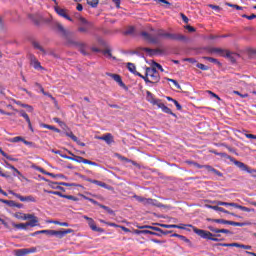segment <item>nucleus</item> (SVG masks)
I'll use <instances>...</instances> for the list:
<instances>
[{"mask_svg": "<svg viewBox=\"0 0 256 256\" xmlns=\"http://www.w3.org/2000/svg\"><path fill=\"white\" fill-rule=\"evenodd\" d=\"M153 34L149 32H141V36L144 41L151 43L152 45H159L161 43V39H170L171 41H182L187 42L189 39L182 34H173L169 33L164 29H151Z\"/></svg>", "mask_w": 256, "mask_h": 256, "instance_id": "f257e3e1", "label": "nucleus"}, {"mask_svg": "<svg viewBox=\"0 0 256 256\" xmlns=\"http://www.w3.org/2000/svg\"><path fill=\"white\" fill-rule=\"evenodd\" d=\"M193 231L194 233H196V235H198L199 237H201L202 239H208L209 241H215L216 243L221 241V239L217 238V237H221V234H213L209 231L206 230H201L199 228L193 227Z\"/></svg>", "mask_w": 256, "mask_h": 256, "instance_id": "f03ea898", "label": "nucleus"}, {"mask_svg": "<svg viewBox=\"0 0 256 256\" xmlns=\"http://www.w3.org/2000/svg\"><path fill=\"white\" fill-rule=\"evenodd\" d=\"M146 76H148V78L150 77L151 80L148 83H151L152 85H155V83H159V81H161V76L155 68H146Z\"/></svg>", "mask_w": 256, "mask_h": 256, "instance_id": "7ed1b4c3", "label": "nucleus"}, {"mask_svg": "<svg viewBox=\"0 0 256 256\" xmlns=\"http://www.w3.org/2000/svg\"><path fill=\"white\" fill-rule=\"evenodd\" d=\"M8 193L10 195H13L14 197H16V199H19L23 203H25V202H27V203H37V199L32 195L21 196V194L15 193L13 190H9Z\"/></svg>", "mask_w": 256, "mask_h": 256, "instance_id": "20e7f679", "label": "nucleus"}, {"mask_svg": "<svg viewBox=\"0 0 256 256\" xmlns=\"http://www.w3.org/2000/svg\"><path fill=\"white\" fill-rule=\"evenodd\" d=\"M93 28V24L85 18H80V24L78 27V31L80 33H89V30Z\"/></svg>", "mask_w": 256, "mask_h": 256, "instance_id": "39448f33", "label": "nucleus"}, {"mask_svg": "<svg viewBox=\"0 0 256 256\" xmlns=\"http://www.w3.org/2000/svg\"><path fill=\"white\" fill-rule=\"evenodd\" d=\"M92 51L94 53H102L103 56L106 57L107 59H112V61H117V58L113 56V54L111 53V48H106L104 50H101L99 48H92Z\"/></svg>", "mask_w": 256, "mask_h": 256, "instance_id": "423d86ee", "label": "nucleus"}, {"mask_svg": "<svg viewBox=\"0 0 256 256\" xmlns=\"http://www.w3.org/2000/svg\"><path fill=\"white\" fill-rule=\"evenodd\" d=\"M31 253H37V248L32 247V248H22V249H17L14 251L15 256H26Z\"/></svg>", "mask_w": 256, "mask_h": 256, "instance_id": "0eeeda50", "label": "nucleus"}, {"mask_svg": "<svg viewBox=\"0 0 256 256\" xmlns=\"http://www.w3.org/2000/svg\"><path fill=\"white\" fill-rule=\"evenodd\" d=\"M227 159H229V161H231V163H234V165H236V167H238V169L240 171H248L249 169V166H247L245 163L239 161V160H236L235 158L231 157V156H227Z\"/></svg>", "mask_w": 256, "mask_h": 256, "instance_id": "6e6552de", "label": "nucleus"}, {"mask_svg": "<svg viewBox=\"0 0 256 256\" xmlns=\"http://www.w3.org/2000/svg\"><path fill=\"white\" fill-rule=\"evenodd\" d=\"M83 219H86V221H88V225L92 231H95L96 233H103L105 231L103 230V228H99L97 227V225H95V220H93V218L83 216Z\"/></svg>", "mask_w": 256, "mask_h": 256, "instance_id": "1a4fd4ad", "label": "nucleus"}, {"mask_svg": "<svg viewBox=\"0 0 256 256\" xmlns=\"http://www.w3.org/2000/svg\"><path fill=\"white\" fill-rule=\"evenodd\" d=\"M55 12L60 17H63V19H67V21H73L72 18H70L69 14L67 13V9L61 8L59 6L54 7Z\"/></svg>", "mask_w": 256, "mask_h": 256, "instance_id": "9d476101", "label": "nucleus"}, {"mask_svg": "<svg viewBox=\"0 0 256 256\" xmlns=\"http://www.w3.org/2000/svg\"><path fill=\"white\" fill-rule=\"evenodd\" d=\"M53 28L60 33L63 37H67V30L59 23V21L52 22Z\"/></svg>", "mask_w": 256, "mask_h": 256, "instance_id": "9b49d317", "label": "nucleus"}, {"mask_svg": "<svg viewBox=\"0 0 256 256\" xmlns=\"http://www.w3.org/2000/svg\"><path fill=\"white\" fill-rule=\"evenodd\" d=\"M96 139H99V141H105L107 145H111V143L115 142L113 134L111 133L104 134L103 136H98L96 137Z\"/></svg>", "mask_w": 256, "mask_h": 256, "instance_id": "f8f14e48", "label": "nucleus"}, {"mask_svg": "<svg viewBox=\"0 0 256 256\" xmlns=\"http://www.w3.org/2000/svg\"><path fill=\"white\" fill-rule=\"evenodd\" d=\"M140 51H145V53H147V55H149V57H153L154 55H161V53H163V51L161 49H151V48H139Z\"/></svg>", "mask_w": 256, "mask_h": 256, "instance_id": "ddd939ff", "label": "nucleus"}, {"mask_svg": "<svg viewBox=\"0 0 256 256\" xmlns=\"http://www.w3.org/2000/svg\"><path fill=\"white\" fill-rule=\"evenodd\" d=\"M29 59H30V65H32L34 69H43V67L41 66V62L37 60V57H35V55L30 54Z\"/></svg>", "mask_w": 256, "mask_h": 256, "instance_id": "4468645a", "label": "nucleus"}, {"mask_svg": "<svg viewBox=\"0 0 256 256\" xmlns=\"http://www.w3.org/2000/svg\"><path fill=\"white\" fill-rule=\"evenodd\" d=\"M146 95H147L146 96L147 101H149V103H151L152 105L158 106L161 103V100L155 99V97L153 96V93H151L150 91H147Z\"/></svg>", "mask_w": 256, "mask_h": 256, "instance_id": "2eb2a0df", "label": "nucleus"}, {"mask_svg": "<svg viewBox=\"0 0 256 256\" xmlns=\"http://www.w3.org/2000/svg\"><path fill=\"white\" fill-rule=\"evenodd\" d=\"M157 107L159 109H162L163 113H167L168 115H172V117H177V115H175V113H173V111H171L170 108L165 106L161 101H160V103H158Z\"/></svg>", "mask_w": 256, "mask_h": 256, "instance_id": "dca6fc26", "label": "nucleus"}, {"mask_svg": "<svg viewBox=\"0 0 256 256\" xmlns=\"http://www.w3.org/2000/svg\"><path fill=\"white\" fill-rule=\"evenodd\" d=\"M144 205H152L153 207H161V203H159L157 200L151 199V198H145Z\"/></svg>", "mask_w": 256, "mask_h": 256, "instance_id": "f3484780", "label": "nucleus"}, {"mask_svg": "<svg viewBox=\"0 0 256 256\" xmlns=\"http://www.w3.org/2000/svg\"><path fill=\"white\" fill-rule=\"evenodd\" d=\"M6 169H11L12 171H14V173H17V175H19L20 177H23V174L17 169L15 168V166L11 165L9 162H7V160H3Z\"/></svg>", "mask_w": 256, "mask_h": 256, "instance_id": "a211bd4d", "label": "nucleus"}, {"mask_svg": "<svg viewBox=\"0 0 256 256\" xmlns=\"http://www.w3.org/2000/svg\"><path fill=\"white\" fill-rule=\"evenodd\" d=\"M159 227H163L164 229H185L183 226H179L177 224H157Z\"/></svg>", "mask_w": 256, "mask_h": 256, "instance_id": "6ab92c4d", "label": "nucleus"}, {"mask_svg": "<svg viewBox=\"0 0 256 256\" xmlns=\"http://www.w3.org/2000/svg\"><path fill=\"white\" fill-rule=\"evenodd\" d=\"M89 183H93L94 185H98V187H103V189H109V185L105 182L99 180L88 179Z\"/></svg>", "mask_w": 256, "mask_h": 256, "instance_id": "aec40b11", "label": "nucleus"}, {"mask_svg": "<svg viewBox=\"0 0 256 256\" xmlns=\"http://www.w3.org/2000/svg\"><path fill=\"white\" fill-rule=\"evenodd\" d=\"M68 154L71 155V161H75L76 163H84L85 162V158L81 157V156H75V154H73L71 151H68Z\"/></svg>", "mask_w": 256, "mask_h": 256, "instance_id": "412c9836", "label": "nucleus"}, {"mask_svg": "<svg viewBox=\"0 0 256 256\" xmlns=\"http://www.w3.org/2000/svg\"><path fill=\"white\" fill-rule=\"evenodd\" d=\"M205 169H207V171L209 173H214V175H217V177H223V173H221L219 170L213 168L212 166H205Z\"/></svg>", "mask_w": 256, "mask_h": 256, "instance_id": "4be33fe9", "label": "nucleus"}, {"mask_svg": "<svg viewBox=\"0 0 256 256\" xmlns=\"http://www.w3.org/2000/svg\"><path fill=\"white\" fill-rule=\"evenodd\" d=\"M26 225L28 227H37V225H39V218L34 216L29 222H26Z\"/></svg>", "mask_w": 256, "mask_h": 256, "instance_id": "5701e85b", "label": "nucleus"}, {"mask_svg": "<svg viewBox=\"0 0 256 256\" xmlns=\"http://www.w3.org/2000/svg\"><path fill=\"white\" fill-rule=\"evenodd\" d=\"M111 77L116 81L117 84L120 85V87H125V83H123L121 76H119L118 74H111Z\"/></svg>", "mask_w": 256, "mask_h": 256, "instance_id": "b1692460", "label": "nucleus"}, {"mask_svg": "<svg viewBox=\"0 0 256 256\" xmlns=\"http://www.w3.org/2000/svg\"><path fill=\"white\" fill-rule=\"evenodd\" d=\"M32 46L34 47V49H38V51H41V53H43L44 55H45V53H47L45 51V48L41 44H39V42H37V41H33Z\"/></svg>", "mask_w": 256, "mask_h": 256, "instance_id": "393cba45", "label": "nucleus"}, {"mask_svg": "<svg viewBox=\"0 0 256 256\" xmlns=\"http://www.w3.org/2000/svg\"><path fill=\"white\" fill-rule=\"evenodd\" d=\"M40 127H42L43 129H50V131H55V133H60L61 130H59V128H55V126H51L49 124H40Z\"/></svg>", "mask_w": 256, "mask_h": 256, "instance_id": "a878e982", "label": "nucleus"}, {"mask_svg": "<svg viewBox=\"0 0 256 256\" xmlns=\"http://www.w3.org/2000/svg\"><path fill=\"white\" fill-rule=\"evenodd\" d=\"M41 233L44 235H50L51 237H58L57 230H41Z\"/></svg>", "mask_w": 256, "mask_h": 256, "instance_id": "bb28decb", "label": "nucleus"}, {"mask_svg": "<svg viewBox=\"0 0 256 256\" xmlns=\"http://www.w3.org/2000/svg\"><path fill=\"white\" fill-rule=\"evenodd\" d=\"M149 229H151V231H157L158 233H162L163 235H169V233H171L170 231H163V229L151 225Z\"/></svg>", "mask_w": 256, "mask_h": 256, "instance_id": "cd10ccee", "label": "nucleus"}, {"mask_svg": "<svg viewBox=\"0 0 256 256\" xmlns=\"http://www.w3.org/2000/svg\"><path fill=\"white\" fill-rule=\"evenodd\" d=\"M68 233H73V229H67L64 231H58V239H63L64 235H68Z\"/></svg>", "mask_w": 256, "mask_h": 256, "instance_id": "c85d7f7f", "label": "nucleus"}, {"mask_svg": "<svg viewBox=\"0 0 256 256\" xmlns=\"http://www.w3.org/2000/svg\"><path fill=\"white\" fill-rule=\"evenodd\" d=\"M20 117H23V119H25L28 125L31 124V119L29 118V115L24 110L20 111Z\"/></svg>", "mask_w": 256, "mask_h": 256, "instance_id": "c756f323", "label": "nucleus"}, {"mask_svg": "<svg viewBox=\"0 0 256 256\" xmlns=\"http://www.w3.org/2000/svg\"><path fill=\"white\" fill-rule=\"evenodd\" d=\"M15 229H23L24 231L27 230V222L26 223H20V224H12Z\"/></svg>", "mask_w": 256, "mask_h": 256, "instance_id": "7c9ffc66", "label": "nucleus"}, {"mask_svg": "<svg viewBox=\"0 0 256 256\" xmlns=\"http://www.w3.org/2000/svg\"><path fill=\"white\" fill-rule=\"evenodd\" d=\"M235 209H240V211H245L246 213H251V209L247 208L245 206L239 205V204H235Z\"/></svg>", "mask_w": 256, "mask_h": 256, "instance_id": "2f4dec72", "label": "nucleus"}, {"mask_svg": "<svg viewBox=\"0 0 256 256\" xmlns=\"http://www.w3.org/2000/svg\"><path fill=\"white\" fill-rule=\"evenodd\" d=\"M213 223H220L221 225H229L230 221L225 219H212Z\"/></svg>", "mask_w": 256, "mask_h": 256, "instance_id": "473e14b6", "label": "nucleus"}, {"mask_svg": "<svg viewBox=\"0 0 256 256\" xmlns=\"http://www.w3.org/2000/svg\"><path fill=\"white\" fill-rule=\"evenodd\" d=\"M100 208L104 209V211H107V213H109V215H115V211H113V209L109 208V206H105V205L101 204Z\"/></svg>", "mask_w": 256, "mask_h": 256, "instance_id": "72a5a7b5", "label": "nucleus"}, {"mask_svg": "<svg viewBox=\"0 0 256 256\" xmlns=\"http://www.w3.org/2000/svg\"><path fill=\"white\" fill-rule=\"evenodd\" d=\"M211 209H214V211H220V213H227L229 214V211L225 210V208L223 207H219V206H210Z\"/></svg>", "mask_w": 256, "mask_h": 256, "instance_id": "f704fd0d", "label": "nucleus"}, {"mask_svg": "<svg viewBox=\"0 0 256 256\" xmlns=\"http://www.w3.org/2000/svg\"><path fill=\"white\" fill-rule=\"evenodd\" d=\"M127 68L128 70L130 71V73H133L135 75V73H137V71H135L136 67H135V64L129 62L127 64Z\"/></svg>", "mask_w": 256, "mask_h": 256, "instance_id": "c9c22d12", "label": "nucleus"}, {"mask_svg": "<svg viewBox=\"0 0 256 256\" xmlns=\"http://www.w3.org/2000/svg\"><path fill=\"white\" fill-rule=\"evenodd\" d=\"M204 59L206 61H209L210 63H215L216 65H221V62H219V60L215 59V58H212V57H204Z\"/></svg>", "mask_w": 256, "mask_h": 256, "instance_id": "e433bc0d", "label": "nucleus"}, {"mask_svg": "<svg viewBox=\"0 0 256 256\" xmlns=\"http://www.w3.org/2000/svg\"><path fill=\"white\" fill-rule=\"evenodd\" d=\"M218 205L222 206V207H235L236 203H229V202H218Z\"/></svg>", "mask_w": 256, "mask_h": 256, "instance_id": "4c0bfd02", "label": "nucleus"}, {"mask_svg": "<svg viewBox=\"0 0 256 256\" xmlns=\"http://www.w3.org/2000/svg\"><path fill=\"white\" fill-rule=\"evenodd\" d=\"M135 75H137L138 77H140L141 79H143L145 81V83H151V80L148 78V76H143V74L136 72Z\"/></svg>", "mask_w": 256, "mask_h": 256, "instance_id": "58836bf2", "label": "nucleus"}, {"mask_svg": "<svg viewBox=\"0 0 256 256\" xmlns=\"http://www.w3.org/2000/svg\"><path fill=\"white\" fill-rule=\"evenodd\" d=\"M167 81H169L170 83H173V85L176 87V89H181V85L179 84V82H177V80L175 79H171V78H166Z\"/></svg>", "mask_w": 256, "mask_h": 256, "instance_id": "ea45409f", "label": "nucleus"}, {"mask_svg": "<svg viewBox=\"0 0 256 256\" xmlns=\"http://www.w3.org/2000/svg\"><path fill=\"white\" fill-rule=\"evenodd\" d=\"M133 33H135V27H128L125 32H124V35H133Z\"/></svg>", "mask_w": 256, "mask_h": 256, "instance_id": "a19ab883", "label": "nucleus"}, {"mask_svg": "<svg viewBox=\"0 0 256 256\" xmlns=\"http://www.w3.org/2000/svg\"><path fill=\"white\" fill-rule=\"evenodd\" d=\"M44 193H49L50 195H57L58 197H63V193H61L59 191L44 190Z\"/></svg>", "mask_w": 256, "mask_h": 256, "instance_id": "79ce46f5", "label": "nucleus"}, {"mask_svg": "<svg viewBox=\"0 0 256 256\" xmlns=\"http://www.w3.org/2000/svg\"><path fill=\"white\" fill-rule=\"evenodd\" d=\"M23 139L24 138L21 136H16L14 138L9 139V141H10V143H19V141H23Z\"/></svg>", "mask_w": 256, "mask_h": 256, "instance_id": "37998d69", "label": "nucleus"}, {"mask_svg": "<svg viewBox=\"0 0 256 256\" xmlns=\"http://www.w3.org/2000/svg\"><path fill=\"white\" fill-rule=\"evenodd\" d=\"M87 3L90 7H97V5H99V0H87Z\"/></svg>", "mask_w": 256, "mask_h": 256, "instance_id": "c03bdc74", "label": "nucleus"}, {"mask_svg": "<svg viewBox=\"0 0 256 256\" xmlns=\"http://www.w3.org/2000/svg\"><path fill=\"white\" fill-rule=\"evenodd\" d=\"M229 225H232L233 227H244L245 223L230 221Z\"/></svg>", "mask_w": 256, "mask_h": 256, "instance_id": "a18cd8bd", "label": "nucleus"}, {"mask_svg": "<svg viewBox=\"0 0 256 256\" xmlns=\"http://www.w3.org/2000/svg\"><path fill=\"white\" fill-rule=\"evenodd\" d=\"M189 164L195 166L197 169H205V167L207 166V165H201L197 162H189Z\"/></svg>", "mask_w": 256, "mask_h": 256, "instance_id": "49530a36", "label": "nucleus"}, {"mask_svg": "<svg viewBox=\"0 0 256 256\" xmlns=\"http://www.w3.org/2000/svg\"><path fill=\"white\" fill-rule=\"evenodd\" d=\"M77 45L79 46V49H80V52L82 53V55H87V52L85 51V44L78 43Z\"/></svg>", "mask_w": 256, "mask_h": 256, "instance_id": "de8ad7c7", "label": "nucleus"}, {"mask_svg": "<svg viewBox=\"0 0 256 256\" xmlns=\"http://www.w3.org/2000/svg\"><path fill=\"white\" fill-rule=\"evenodd\" d=\"M65 135H66V137H70V139H72V141H77V136H75L74 134H73V132H65Z\"/></svg>", "mask_w": 256, "mask_h": 256, "instance_id": "09e8293b", "label": "nucleus"}, {"mask_svg": "<svg viewBox=\"0 0 256 256\" xmlns=\"http://www.w3.org/2000/svg\"><path fill=\"white\" fill-rule=\"evenodd\" d=\"M13 217H15V219H21L23 221V217H25V214H23L22 212H16L13 214Z\"/></svg>", "mask_w": 256, "mask_h": 256, "instance_id": "8fccbe9b", "label": "nucleus"}, {"mask_svg": "<svg viewBox=\"0 0 256 256\" xmlns=\"http://www.w3.org/2000/svg\"><path fill=\"white\" fill-rule=\"evenodd\" d=\"M227 7H233L234 9H237V11H241V9H243V7L237 5V4H231V3H226Z\"/></svg>", "mask_w": 256, "mask_h": 256, "instance_id": "3c124183", "label": "nucleus"}, {"mask_svg": "<svg viewBox=\"0 0 256 256\" xmlns=\"http://www.w3.org/2000/svg\"><path fill=\"white\" fill-rule=\"evenodd\" d=\"M198 69H201L202 71H209V66L205 65V64H197Z\"/></svg>", "mask_w": 256, "mask_h": 256, "instance_id": "603ef678", "label": "nucleus"}, {"mask_svg": "<svg viewBox=\"0 0 256 256\" xmlns=\"http://www.w3.org/2000/svg\"><path fill=\"white\" fill-rule=\"evenodd\" d=\"M62 199H69L70 201H77V198H75V196L65 195V194H62Z\"/></svg>", "mask_w": 256, "mask_h": 256, "instance_id": "864d4df0", "label": "nucleus"}, {"mask_svg": "<svg viewBox=\"0 0 256 256\" xmlns=\"http://www.w3.org/2000/svg\"><path fill=\"white\" fill-rule=\"evenodd\" d=\"M234 95H239V97H241L242 99H247V97H249V94L245 93V94H241V92L239 91H233Z\"/></svg>", "mask_w": 256, "mask_h": 256, "instance_id": "5fc2aeb1", "label": "nucleus"}, {"mask_svg": "<svg viewBox=\"0 0 256 256\" xmlns=\"http://www.w3.org/2000/svg\"><path fill=\"white\" fill-rule=\"evenodd\" d=\"M243 19H248L249 21H253V19H256V15L255 14H252V15H242Z\"/></svg>", "mask_w": 256, "mask_h": 256, "instance_id": "6e6d98bb", "label": "nucleus"}, {"mask_svg": "<svg viewBox=\"0 0 256 256\" xmlns=\"http://www.w3.org/2000/svg\"><path fill=\"white\" fill-rule=\"evenodd\" d=\"M209 7H210V9H213V11H216L217 13H219L221 11V7H219L217 5L210 4Z\"/></svg>", "mask_w": 256, "mask_h": 256, "instance_id": "4d7b16f0", "label": "nucleus"}, {"mask_svg": "<svg viewBox=\"0 0 256 256\" xmlns=\"http://www.w3.org/2000/svg\"><path fill=\"white\" fill-rule=\"evenodd\" d=\"M218 233H225L226 235H233V232H231V230H227V229H218Z\"/></svg>", "mask_w": 256, "mask_h": 256, "instance_id": "13d9d810", "label": "nucleus"}, {"mask_svg": "<svg viewBox=\"0 0 256 256\" xmlns=\"http://www.w3.org/2000/svg\"><path fill=\"white\" fill-rule=\"evenodd\" d=\"M226 57H228V59H230V61L232 62V63H235V57H233V53H231V52H227L226 53Z\"/></svg>", "mask_w": 256, "mask_h": 256, "instance_id": "bf43d9fd", "label": "nucleus"}, {"mask_svg": "<svg viewBox=\"0 0 256 256\" xmlns=\"http://www.w3.org/2000/svg\"><path fill=\"white\" fill-rule=\"evenodd\" d=\"M35 217L33 214H24L23 221H27V219L32 220Z\"/></svg>", "mask_w": 256, "mask_h": 256, "instance_id": "052dcab7", "label": "nucleus"}, {"mask_svg": "<svg viewBox=\"0 0 256 256\" xmlns=\"http://www.w3.org/2000/svg\"><path fill=\"white\" fill-rule=\"evenodd\" d=\"M134 199L138 200L139 203H143V205L145 204V197L135 195Z\"/></svg>", "mask_w": 256, "mask_h": 256, "instance_id": "680f3d73", "label": "nucleus"}, {"mask_svg": "<svg viewBox=\"0 0 256 256\" xmlns=\"http://www.w3.org/2000/svg\"><path fill=\"white\" fill-rule=\"evenodd\" d=\"M173 103L178 111H181L183 109V107L181 106V104H179L177 100H173Z\"/></svg>", "mask_w": 256, "mask_h": 256, "instance_id": "e2e57ef3", "label": "nucleus"}, {"mask_svg": "<svg viewBox=\"0 0 256 256\" xmlns=\"http://www.w3.org/2000/svg\"><path fill=\"white\" fill-rule=\"evenodd\" d=\"M246 173H249L253 177H256V170L255 169H251L250 167H248V170H247Z\"/></svg>", "mask_w": 256, "mask_h": 256, "instance_id": "0e129e2a", "label": "nucleus"}, {"mask_svg": "<svg viewBox=\"0 0 256 256\" xmlns=\"http://www.w3.org/2000/svg\"><path fill=\"white\" fill-rule=\"evenodd\" d=\"M154 66L157 67V69H159L162 73H163V71H165V70L163 69V66H161V64H159V63H157V62H154Z\"/></svg>", "mask_w": 256, "mask_h": 256, "instance_id": "69168bd1", "label": "nucleus"}, {"mask_svg": "<svg viewBox=\"0 0 256 256\" xmlns=\"http://www.w3.org/2000/svg\"><path fill=\"white\" fill-rule=\"evenodd\" d=\"M208 229H209V231H212V233H219V229H217L213 226H209Z\"/></svg>", "mask_w": 256, "mask_h": 256, "instance_id": "338daca9", "label": "nucleus"}, {"mask_svg": "<svg viewBox=\"0 0 256 256\" xmlns=\"http://www.w3.org/2000/svg\"><path fill=\"white\" fill-rule=\"evenodd\" d=\"M245 137H247V139H256V135L253 134H245Z\"/></svg>", "mask_w": 256, "mask_h": 256, "instance_id": "774afa93", "label": "nucleus"}]
</instances>
